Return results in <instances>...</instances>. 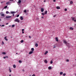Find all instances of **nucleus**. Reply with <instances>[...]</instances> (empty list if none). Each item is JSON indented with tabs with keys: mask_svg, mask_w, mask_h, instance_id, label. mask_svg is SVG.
<instances>
[{
	"mask_svg": "<svg viewBox=\"0 0 76 76\" xmlns=\"http://www.w3.org/2000/svg\"><path fill=\"white\" fill-rule=\"evenodd\" d=\"M14 22H18V23H19V22L20 21H19V20L18 18H16L15 20H14Z\"/></svg>",
	"mask_w": 76,
	"mask_h": 76,
	"instance_id": "nucleus-1",
	"label": "nucleus"
},
{
	"mask_svg": "<svg viewBox=\"0 0 76 76\" xmlns=\"http://www.w3.org/2000/svg\"><path fill=\"white\" fill-rule=\"evenodd\" d=\"M63 41H64L63 42L64 43V44H65L66 45H67V44H68V43H67V41H66V40H63Z\"/></svg>",
	"mask_w": 76,
	"mask_h": 76,
	"instance_id": "nucleus-2",
	"label": "nucleus"
},
{
	"mask_svg": "<svg viewBox=\"0 0 76 76\" xmlns=\"http://www.w3.org/2000/svg\"><path fill=\"white\" fill-rule=\"evenodd\" d=\"M4 39L6 41H8V39H7V37L5 36L4 37Z\"/></svg>",
	"mask_w": 76,
	"mask_h": 76,
	"instance_id": "nucleus-3",
	"label": "nucleus"
},
{
	"mask_svg": "<svg viewBox=\"0 0 76 76\" xmlns=\"http://www.w3.org/2000/svg\"><path fill=\"white\" fill-rule=\"evenodd\" d=\"M12 18V16H6V18H7V19H9V18Z\"/></svg>",
	"mask_w": 76,
	"mask_h": 76,
	"instance_id": "nucleus-4",
	"label": "nucleus"
},
{
	"mask_svg": "<svg viewBox=\"0 0 76 76\" xmlns=\"http://www.w3.org/2000/svg\"><path fill=\"white\" fill-rule=\"evenodd\" d=\"M44 9L42 8L41 9V12H44Z\"/></svg>",
	"mask_w": 76,
	"mask_h": 76,
	"instance_id": "nucleus-5",
	"label": "nucleus"
},
{
	"mask_svg": "<svg viewBox=\"0 0 76 76\" xmlns=\"http://www.w3.org/2000/svg\"><path fill=\"white\" fill-rule=\"evenodd\" d=\"M33 51H30L28 54H32V53H33Z\"/></svg>",
	"mask_w": 76,
	"mask_h": 76,
	"instance_id": "nucleus-6",
	"label": "nucleus"
},
{
	"mask_svg": "<svg viewBox=\"0 0 76 76\" xmlns=\"http://www.w3.org/2000/svg\"><path fill=\"white\" fill-rule=\"evenodd\" d=\"M67 45L68 47H70V44L68 43V44H67Z\"/></svg>",
	"mask_w": 76,
	"mask_h": 76,
	"instance_id": "nucleus-7",
	"label": "nucleus"
},
{
	"mask_svg": "<svg viewBox=\"0 0 76 76\" xmlns=\"http://www.w3.org/2000/svg\"><path fill=\"white\" fill-rule=\"evenodd\" d=\"M56 41L58 42V37H56Z\"/></svg>",
	"mask_w": 76,
	"mask_h": 76,
	"instance_id": "nucleus-8",
	"label": "nucleus"
},
{
	"mask_svg": "<svg viewBox=\"0 0 76 76\" xmlns=\"http://www.w3.org/2000/svg\"><path fill=\"white\" fill-rule=\"evenodd\" d=\"M16 12H14V11H12L10 13L11 14H13L14 13H15Z\"/></svg>",
	"mask_w": 76,
	"mask_h": 76,
	"instance_id": "nucleus-9",
	"label": "nucleus"
},
{
	"mask_svg": "<svg viewBox=\"0 0 76 76\" xmlns=\"http://www.w3.org/2000/svg\"><path fill=\"white\" fill-rule=\"evenodd\" d=\"M35 46L36 47H38V44L37 43H36L35 44Z\"/></svg>",
	"mask_w": 76,
	"mask_h": 76,
	"instance_id": "nucleus-10",
	"label": "nucleus"
},
{
	"mask_svg": "<svg viewBox=\"0 0 76 76\" xmlns=\"http://www.w3.org/2000/svg\"><path fill=\"white\" fill-rule=\"evenodd\" d=\"M6 4L7 5V4H10V2H7L6 3Z\"/></svg>",
	"mask_w": 76,
	"mask_h": 76,
	"instance_id": "nucleus-11",
	"label": "nucleus"
},
{
	"mask_svg": "<svg viewBox=\"0 0 76 76\" xmlns=\"http://www.w3.org/2000/svg\"><path fill=\"white\" fill-rule=\"evenodd\" d=\"M56 9H60V7H56Z\"/></svg>",
	"mask_w": 76,
	"mask_h": 76,
	"instance_id": "nucleus-12",
	"label": "nucleus"
},
{
	"mask_svg": "<svg viewBox=\"0 0 76 76\" xmlns=\"http://www.w3.org/2000/svg\"><path fill=\"white\" fill-rule=\"evenodd\" d=\"M48 69H49V70H50V69H51V66H49L48 67Z\"/></svg>",
	"mask_w": 76,
	"mask_h": 76,
	"instance_id": "nucleus-13",
	"label": "nucleus"
},
{
	"mask_svg": "<svg viewBox=\"0 0 76 76\" xmlns=\"http://www.w3.org/2000/svg\"><path fill=\"white\" fill-rule=\"evenodd\" d=\"M20 19H21V20H22L23 19V17H22V16H21L20 17Z\"/></svg>",
	"mask_w": 76,
	"mask_h": 76,
	"instance_id": "nucleus-14",
	"label": "nucleus"
},
{
	"mask_svg": "<svg viewBox=\"0 0 76 76\" xmlns=\"http://www.w3.org/2000/svg\"><path fill=\"white\" fill-rule=\"evenodd\" d=\"M45 63H48V61L47 60H45L44 61Z\"/></svg>",
	"mask_w": 76,
	"mask_h": 76,
	"instance_id": "nucleus-15",
	"label": "nucleus"
},
{
	"mask_svg": "<svg viewBox=\"0 0 76 76\" xmlns=\"http://www.w3.org/2000/svg\"><path fill=\"white\" fill-rule=\"evenodd\" d=\"M69 29L70 30H73V28H72V27H70L69 28Z\"/></svg>",
	"mask_w": 76,
	"mask_h": 76,
	"instance_id": "nucleus-16",
	"label": "nucleus"
},
{
	"mask_svg": "<svg viewBox=\"0 0 76 76\" xmlns=\"http://www.w3.org/2000/svg\"><path fill=\"white\" fill-rule=\"evenodd\" d=\"M31 50L32 51H34V48H31Z\"/></svg>",
	"mask_w": 76,
	"mask_h": 76,
	"instance_id": "nucleus-17",
	"label": "nucleus"
},
{
	"mask_svg": "<svg viewBox=\"0 0 76 76\" xmlns=\"http://www.w3.org/2000/svg\"><path fill=\"white\" fill-rule=\"evenodd\" d=\"M47 53H48V51H46L45 53V55H46V54H47Z\"/></svg>",
	"mask_w": 76,
	"mask_h": 76,
	"instance_id": "nucleus-18",
	"label": "nucleus"
},
{
	"mask_svg": "<svg viewBox=\"0 0 76 76\" xmlns=\"http://www.w3.org/2000/svg\"><path fill=\"white\" fill-rule=\"evenodd\" d=\"M71 18H72V20H73V21H74V20H75V18H73V17H71Z\"/></svg>",
	"mask_w": 76,
	"mask_h": 76,
	"instance_id": "nucleus-19",
	"label": "nucleus"
},
{
	"mask_svg": "<svg viewBox=\"0 0 76 76\" xmlns=\"http://www.w3.org/2000/svg\"><path fill=\"white\" fill-rule=\"evenodd\" d=\"M13 68H16V65H15L14 64L13 65Z\"/></svg>",
	"mask_w": 76,
	"mask_h": 76,
	"instance_id": "nucleus-20",
	"label": "nucleus"
},
{
	"mask_svg": "<svg viewBox=\"0 0 76 76\" xmlns=\"http://www.w3.org/2000/svg\"><path fill=\"white\" fill-rule=\"evenodd\" d=\"M63 72H60V75H63Z\"/></svg>",
	"mask_w": 76,
	"mask_h": 76,
	"instance_id": "nucleus-21",
	"label": "nucleus"
},
{
	"mask_svg": "<svg viewBox=\"0 0 76 76\" xmlns=\"http://www.w3.org/2000/svg\"><path fill=\"white\" fill-rule=\"evenodd\" d=\"M15 25H12V28H14V27L15 26Z\"/></svg>",
	"mask_w": 76,
	"mask_h": 76,
	"instance_id": "nucleus-22",
	"label": "nucleus"
},
{
	"mask_svg": "<svg viewBox=\"0 0 76 76\" xmlns=\"http://www.w3.org/2000/svg\"><path fill=\"white\" fill-rule=\"evenodd\" d=\"M8 58V56H5V57H3V58Z\"/></svg>",
	"mask_w": 76,
	"mask_h": 76,
	"instance_id": "nucleus-23",
	"label": "nucleus"
},
{
	"mask_svg": "<svg viewBox=\"0 0 76 76\" xmlns=\"http://www.w3.org/2000/svg\"><path fill=\"white\" fill-rule=\"evenodd\" d=\"M20 42L21 43H23V40H22L20 41Z\"/></svg>",
	"mask_w": 76,
	"mask_h": 76,
	"instance_id": "nucleus-24",
	"label": "nucleus"
},
{
	"mask_svg": "<svg viewBox=\"0 0 76 76\" xmlns=\"http://www.w3.org/2000/svg\"><path fill=\"white\" fill-rule=\"evenodd\" d=\"M42 14L43 16H44V15H45V14L44 13H42Z\"/></svg>",
	"mask_w": 76,
	"mask_h": 76,
	"instance_id": "nucleus-25",
	"label": "nucleus"
},
{
	"mask_svg": "<svg viewBox=\"0 0 76 76\" xmlns=\"http://www.w3.org/2000/svg\"><path fill=\"white\" fill-rule=\"evenodd\" d=\"M18 3H21V1L20 0H19Z\"/></svg>",
	"mask_w": 76,
	"mask_h": 76,
	"instance_id": "nucleus-26",
	"label": "nucleus"
},
{
	"mask_svg": "<svg viewBox=\"0 0 76 76\" xmlns=\"http://www.w3.org/2000/svg\"><path fill=\"white\" fill-rule=\"evenodd\" d=\"M23 12H24V13H26L27 12V11L26 10H24Z\"/></svg>",
	"mask_w": 76,
	"mask_h": 76,
	"instance_id": "nucleus-27",
	"label": "nucleus"
},
{
	"mask_svg": "<svg viewBox=\"0 0 76 76\" xmlns=\"http://www.w3.org/2000/svg\"><path fill=\"white\" fill-rule=\"evenodd\" d=\"M9 70L10 71V72H12V71L11 70V69H10V68L9 69Z\"/></svg>",
	"mask_w": 76,
	"mask_h": 76,
	"instance_id": "nucleus-28",
	"label": "nucleus"
},
{
	"mask_svg": "<svg viewBox=\"0 0 76 76\" xmlns=\"http://www.w3.org/2000/svg\"><path fill=\"white\" fill-rule=\"evenodd\" d=\"M1 16H4V14H1Z\"/></svg>",
	"mask_w": 76,
	"mask_h": 76,
	"instance_id": "nucleus-29",
	"label": "nucleus"
},
{
	"mask_svg": "<svg viewBox=\"0 0 76 76\" xmlns=\"http://www.w3.org/2000/svg\"><path fill=\"white\" fill-rule=\"evenodd\" d=\"M56 48V46L55 45H54L53 48Z\"/></svg>",
	"mask_w": 76,
	"mask_h": 76,
	"instance_id": "nucleus-30",
	"label": "nucleus"
},
{
	"mask_svg": "<svg viewBox=\"0 0 76 76\" xmlns=\"http://www.w3.org/2000/svg\"><path fill=\"white\" fill-rule=\"evenodd\" d=\"M2 54L4 55V54H6V53L5 52H3Z\"/></svg>",
	"mask_w": 76,
	"mask_h": 76,
	"instance_id": "nucleus-31",
	"label": "nucleus"
},
{
	"mask_svg": "<svg viewBox=\"0 0 76 76\" xmlns=\"http://www.w3.org/2000/svg\"><path fill=\"white\" fill-rule=\"evenodd\" d=\"M7 7V6H5V7H4V9H6Z\"/></svg>",
	"mask_w": 76,
	"mask_h": 76,
	"instance_id": "nucleus-32",
	"label": "nucleus"
},
{
	"mask_svg": "<svg viewBox=\"0 0 76 76\" xmlns=\"http://www.w3.org/2000/svg\"><path fill=\"white\" fill-rule=\"evenodd\" d=\"M9 12H8V11H6V13L7 14H8V13H9Z\"/></svg>",
	"mask_w": 76,
	"mask_h": 76,
	"instance_id": "nucleus-33",
	"label": "nucleus"
},
{
	"mask_svg": "<svg viewBox=\"0 0 76 76\" xmlns=\"http://www.w3.org/2000/svg\"><path fill=\"white\" fill-rule=\"evenodd\" d=\"M47 11H46L45 12V14H47Z\"/></svg>",
	"mask_w": 76,
	"mask_h": 76,
	"instance_id": "nucleus-34",
	"label": "nucleus"
},
{
	"mask_svg": "<svg viewBox=\"0 0 76 76\" xmlns=\"http://www.w3.org/2000/svg\"><path fill=\"white\" fill-rule=\"evenodd\" d=\"M66 74H65V73H64L63 74V76H66Z\"/></svg>",
	"mask_w": 76,
	"mask_h": 76,
	"instance_id": "nucleus-35",
	"label": "nucleus"
},
{
	"mask_svg": "<svg viewBox=\"0 0 76 76\" xmlns=\"http://www.w3.org/2000/svg\"><path fill=\"white\" fill-rule=\"evenodd\" d=\"M50 64H52L53 63V61H51L50 62Z\"/></svg>",
	"mask_w": 76,
	"mask_h": 76,
	"instance_id": "nucleus-36",
	"label": "nucleus"
},
{
	"mask_svg": "<svg viewBox=\"0 0 76 76\" xmlns=\"http://www.w3.org/2000/svg\"><path fill=\"white\" fill-rule=\"evenodd\" d=\"M19 63H22V61L20 60H19L18 61Z\"/></svg>",
	"mask_w": 76,
	"mask_h": 76,
	"instance_id": "nucleus-37",
	"label": "nucleus"
},
{
	"mask_svg": "<svg viewBox=\"0 0 76 76\" xmlns=\"http://www.w3.org/2000/svg\"><path fill=\"white\" fill-rule=\"evenodd\" d=\"M70 4H73V1H71L70 2Z\"/></svg>",
	"mask_w": 76,
	"mask_h": 76,
	"instance_id": "nucleus-38",
	"label": "nucleus"
},
{
	"mask_svg": "<svg viewBox=\"0 0 76 76\" xmlns=\"http://www.w3.org/2000/svg\"><path fill=\"white\" fill-rule=\"evenodd\" d=\"M66 61L67 62H68V61H69V59H67V60H66Z\"/></svg>",
	"mask_w": 76,
	"mask_h": 76,
	"instance_id": "nucleus-39",
	"label": "nucleus"
},
{
	"mask_svg": "<svg viewBox=\"0 0 76 76\" xmlns=\"http://www.w3.org/2000/svg\"><path fill=\"white\" fill-rule=\"evenodd\" d=\"M19 15H17V18H18V17H19Z\"/></svg>",
	"mask_w": 76,
	"mask_h": 76,
	"instance_id": "nucleus-40",
	"label": "nucleus"
},
{
	"mask_svg": "<svg viewBox=\"0 0 76 76\" xmlns=\"http://www.w3.org/2000/svg\"><path fill=\"white\" fill-rule=\"evenodd\" d=\"M67 9L66 8L64 9V11H67Z\"/></svg>",
	"mask_w": 76,
	"mask_h": 76,
	"instance_id": "nucleus-41",
	"label": "nucleus"
},
{
	"mask_svg": "<svg viewBox=\"0 0 76 76\" xmlns=\"http://www.w3.org/2000/svg\"><path fill=\"white\" fill-rule=\"evenodd\" d=\"M2 26V27L4 26V25H2V26Z\"/></svg>",
	"mask_w": 76,
	"mask_h": 76,
	"instance_id": "nucleus-42",
	"label": "nucleus"
},
{
	"mask_svg": "<svg viewBox=\"0 0 76 76\" xmlns=\"http://www.w3.org/2000/svg\"><path fill=\"white\" fill-rule=\"evenodd\" d=\"M74 22H76V20H74Z\"/></svg>",
	"mask_w": 76,
	"mask_h": 76,
	"instance_id": "nucleus-43",
	"label": "nucleus"
},
{
	"mask_svg": "<svg viewBox=\"0 0 76 76\" xmlns=\"http://www.w3.org/2000/svg\"><path fill=\"white\" fill-rule=\"evenodd\" d=\"M24 31V29H22V31Z\"/></svg>",
	"mask_w": 76,
	"mask_h": 76,
	"instance_id": "nucleus-44",
	"label": "nucleus"
},
{
	"mask_svg": "<svg viewBox=\"0 0 76 76\" xmlns=\"http://www.w3.org/2000/svg\"><path fill=\"white\" fill-rule=\"evenodd\" d=\"M53 1L54 2H56V0H53Z\"/></svg>",
	"mask_w": 76,
	"mask_h": 76,
	"instance_id": "nucleus-45",
	"label": "nucleus"
},
{
	"mask_svg": "<svg viewBox=\"0 0 76 76\" xmlns=\"http://www.w3.org/2000/svg\"><path fill=\"white\" fill-rule=\"evenodd\" d=\"M2 43L3 44H4V42H3V41L2 42Z\"/></svg>",
	"mask_w": 76,
	"mask_h": 76,
	"instance_id": "nucleus-46",
	"label": "nucleus"
},
{
	"mask_svg": "<svg viewBox=\"0 0 76 76\" xmlns=\"http://www.w3.org/2000/svg\"><path fill=\"white\" fill-rule=\"evenodd\" d=\"M32 76H35V75L33 74V75H32Z\"/></svg>",
	"mask_w": 76,
	"mask_h": 76,
	"instance_id": "nucleus-47",
	"label": "nucleus"
},
{
	"mask_svg": "<svg viewBox=\"0 0 76 76\" xmlns=\"http://www.w3.org/2000/svg\"><path fill=\"white\" fill-rule=\"evenodd\" d=\"M56 16V15H53V17H54V18H55Z\"/></svg>",
	"mask_w": 76,
	"mask_h": 76,
	"instance_id": "nucleus-48",
	"label": "nucleus"
},
{
	"mask_svg": "<svg viewBox=\"0 0 76 76\" xmlns=\"http://www.w3.org/2000/svg\"><path fill=\"white\" fill-rule=\"evenodd\" d=\"M22 34H24V31H22Z\"/></svg>",
	"mask_w": 76,
	"mask_h": 76,
	"instance_id": "nucleus-49",
	"label": "nucleus"
},
{
	"mask_svg": "<svg viewBox=\"0 0 76 76\" xmlns=\"http://www.w3.org/2000/svg\"><path fill=\"white\" fill-rule=\"evenodd\" d=\"M8 23H6V25H8Z\"/></svg>",
	"mask_w": 76,
	"mask_h": 76,
	"instance_id": "nucleus-50",
	"label": "nucleus"
},
{
	"mask_svg": "<svg viewBox=\"0 0 76 76\" xmlns=\"http://www.w3.org/2000/svg\"><path fill=\"white\" fill-rule=\"evenodd\" d=\"M29 37L30 38H31V37L30 36H29Z\"/></svg>",
	"mask_w": 76,
	"mask_h": 76,
	"instance_id": "nucleus-51",
	"label": "nucleus"
},
{
	"mask_svg": "<svg viewBox=\"0 0 76 76\" xmlns=\"http://www.w3.org/2000/svg\"><path fill=\"white\" fill-rule=\"evenodd\" d=\"M15 16V14H13V15H12V16Z\"/></svg>",
	"mask_w": 76,
	"mask_h": 76,
	"instance_id": "nucleus-52",
	"label": "nucleus"
},
{
	"mask_svg": "<svg viewBox=\"0 0 76 76\" xmlns=\"http://www.w3.org/2000/svg\"><path fill=\"white\" fill-rule=\"evenodd\" d=\"M10 1H13V0H9Z\"/></svg>",
	"mask_w": 76,
	"mask_h": 76,
	"instance_id": "nucleus-53",
	"label": "nucleus"
},
{
	"mask_svg": "<svg viewBox=\"0 0 76 76\" xmlns=\"http://www.w3.org/2000/svg\"><path fill=\"white\" fill-rule=\"evenodd\" d=\"M46 1L45 0L44 1V2H46Z\"/></svg>",
	"mask_w": 76,
	"mask_h": 76,
	"instance_id": "nucleus-54",
	"label": "nucleus"
},
{
	"mask_svg": "<svg viewBox=\"0 0 76 76\" xmlns=\"http://www.w3.org/2000/svg\"><path fill=\"white\" fill-rule=\"evenodd\" d=\"M9 76H11V75H9Z\"/></svg>",
	"mask_w": 76,
	"mask_h": 76,
	"instance_id": "nucleus-55",
	"label": "nucleus"
},
{
	"mask_svg": "<svg viewBox=\"0 0 76 76\" xmlns=\"http://www.w3.org/2000/svg\"><path fill=\"white\" fill-rule=\"evenodd\" d=\"M23 72H24V70L23 69Z\"/></svg>",
	"mask_w": 76,
	"mask_h": 76,
	"instance_id": "nucleus-56",
	"label": "nucleus"
},
{
	"mask_svg": "<svg viewBox=\"0 0 76 76\" xmlns=\"http://www.w3.org/2000/svg\"><path fill=\"white\" fill-rule=\"evenodd\" d=\"M10 26H9V27H10Z\"/></svg>",
	"mask_w": 76,
	"mask_h": 76,
	"instance_id": "nucleus-57",
	"label": "nucleus"
},
{
	"mask_svg": "<svg viewBox=\"0 0 76 76\" xmlns=\"http://www.w3.org/2000/svg\"><path fill=\"white\" fill-rule=\"evenodd\" d=\"M44 18L43 17H42V18Z\"/></svg>",
	"mask_w": 76,
	"mask_h": 76,
	"instance_id": "nucleus-58",
	"label": "nucleus"
},
{
	"mask_svg": "<svg viewBox=\"0 0 76 76\" xmlns=\"http://www.w3.org/2000/svg\"><path fill=\"white\" fill-rule=\"evenodd\" d=\"M11 38H12V37H11Z\"/></svg>",
	"mask_w": 76,
	"mask_h": 76,
	"instance_id": "nucleus-59",
	"label": "nucleus"
},
{
	"mask_svg": "<svg viewBox=\"0 0 76 76\" xmlns=\"http://www.w3.org/2000/svg\"><path fill=\"white\" fill-rule=\"evenodd\" d=\"M29 76H31V75H29Z\"/></svg>",
	"mask_w": 76,
	"mask_h": 76,
	"instance_id": "nucleus-60",
	"label": "nucleus"
},
{
	"mask_svg": "<svg viewBox=\"0 0 76 76\" xmlns=\"http://www.w3.org/2000/svg\"><path fill=\"white\" fill-rule=\"evenodd\" d=\"M16 54H18V53H16Z\"/></svg>",
	"mask_w": 76,
	"mask_h": 76,
	"instance_id": "nucleus-61",
	"label": "nucleus"
},
{
	"mask_svg": "<svg viewBox=\"0 0 76 76\" xmlns=\"http://www.w3.org/2000/svg\"><path fill=\"white\" fill-rule=\"evenodd\" d=\"M0 21H1V19H0Z\"/></svg>",
	"mask_w": 76,
	"mask_h": 76,
	"instance_id": "nucleus-62",
	"label": "nucleus"
},
{
	"mask_svg": "<svg viewBox=\"0 0 76 76\" xmlns=\"http://www.w3.org/2000/svg\"><path fill=\"white\" fill-rule=\"evenodd\" d=\"M27 11L28 12V11H29V10H28Z\"/></svg>",
	"mask_w": 76,
	"mask_h": 76,
	"instance_id": "nucleus-63",
	"label": "nucleus"
},
{
	"mask_svg": "<svg viewBox=\"0 0 76 76\" xmlns=\"http://www.w3.org/2000/svg\"><path fill=\"white\" fill-rule=\"evenodd\" d=\"M0 26H1V25H0Z\"/></svg>",
	"mask_w": 76,
	"mask_h": 76,
	"instance_id": "nucleus-64",
	"label": "nucleus"
}]
</instances>
